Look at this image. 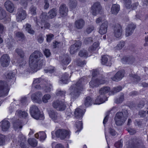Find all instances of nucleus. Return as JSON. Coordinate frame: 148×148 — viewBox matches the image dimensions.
Segmentation results:
<instances>
[{"label":"nucleus","instance_id":"nucleus-23","mask_svg":"<svg viewBox=\"0 0 148 148\" xmlns=\"http://www.w3.org/2000/svg\"><path fill=\"white\" fill-rule=\"evenodd\" d=\"M135 61V58L133 56L124 57L121 60L122 62L124 64H132Z\"/></svg>","mask_w":148,"mask_h":148},{"label":"nucleus","instance_id":"nucleus-47","mask_svg":"<svg viewBox=\"0 0 148 148\" xmlns=\"http://www.w3.org/2000/svg\"><path fill=\"white\" fill-rule=\"evenodd\" d=\"M25 29L30 34H33L34 32V30L31 29V25L28 24H26Z\"/></svg>","mask_w":148,"mask_h":148},{"label":"nucleus","instance_id":"nucleus-53","mask_svg":"<svg viewBox=\"0 0 148 148\" xmlns=\"http://www.w3.org/2000/svg\"><path fill=\"white\" fill-rule=\"evenodd\" d=\"M51 98L50 95L49 94L45 95L42 98V100L44 103H47L48 102V100L50 99Z\"/></svg>","mask_w":148,"mask_h":148},{"label":"nucleus","instance_id":"nucleus-35","mask_svg":"<svg viewBox=\"0 0 148 148\" xmlns=\"http://www.w3.org/2000/svg\"><path fill=\"white\" fill-rule=\"evenodd\" d=\"M16 114L19 117L25 118L27 116V113L21 110H18L16 111Z\"/></svg>","mask_w":148,"mask_h":148},{"label":"nucleus","instance_id":"nucleus-19","mask_svg":"<svg viewBox=\"0 0 148 148\" xmlns=\"http://www.w3.org/2000/svg\"><path fill=\"white\" fill-rule=\"evenodd\" d=\"M136 28V25L132 23L129 24L126 29L125 35L128 36L132 34Z\"/></svg>","mask_w":148,"mask_h":148},{"label":"nucleus","instance_id":"nucleus-37","mask_svg":"<svg viewBox=\"0 0 148 148\" xmlns=\"http://www.w3.org/2000/svg\"><path fill=\"white\" fill-rule=\"evenodd\" d=\"M92 98L90 97H87L85 98L84 104L85 106L86 107H88L92 105Z\"/></svg>","mask_w":148,"mask_h":148},{"label":"nucleus","instance_id":"nucleus-31","mask_svg":"<svg viewBox=\"0 0 148 148\" xmlns=\"http://www.w3.org/2000/svg\"><path fill=\"white\" fill-rule=\"evenodd\" d=\"M120 10V6L117 4H113L111 9V12L112 14L116 15Z\"/></svg>","mask_w":148,"mask_h":148},{"label":"nucleus","instance_id":"nucleus-3","mask_svg":"<svg viewBox=\"0 0 148 148\" xmlns=\"http://www.w3.org/2000/svg\"><path fill=\"white\" fill-rule=\"evenodd\" d=\"M128 115V111L125 109L123 110L121 112H117L114 118L116 124L118 126L122 125L127 119Z\"/></svg>","mask_w":148,"mask_h":148},{"label":"nucleus","instance_id":"nucleus-49","mask_svg":"<svg viewBox=\"0 0 148 148\" xmlns=\"http://www.w3.org/2000/svg\"><path fill=\"white\" fill-rule=\"evenodd\" d=\"M48 16H47V13L46 12H43L40 16V19L42 22L45 21V20L48 18Z\"/></svg>","mask_w":148,"mask_h":148},{"label":"nucleus","instance_id":"nucleus-57","mask_svg":"<svg viewBox=\"0 0 148 148\" xmlns=\"http://www.w3.org/2000/svg\"><path fill=\"white\" fill-rule=\"evenodd\" d=\"M124 97L123 95L121 96L120 97L116 99L115 101V103L117 104L121 103L124 100Z\"/></svg>","mask_w":148,"mask_h":148},{"label":"nucleus","instance_id":"nucleus-52","mask_svg":"<svg viewBox=\"0 0 148 148\" xmlns=\"http://www.w3.org/2000/svg\"><path fill=\"white\" fill-rule=\"evenodd\" d=\"M15 35L16 37L21 39H23L25 37L24 34L22 32H16Z\"/></svg>","mask_w":148,"mask_h":148},{"label":"nucleus","instance_id":"nucleus-33","mask_svg":"<svg viewBox=\"0 0 148 148\" xmlns=\"http://www.w3.org/2000/svg\"><path fill=\"white\" fill-rule=\"evenodd\" d=\"M110 90V87L108 86H105L100 88L99 90V92L100 95H104L108 93Z\"/></svg>","mask_w":148,"mask_h":148},{"label":"nucleus","instance_id":"nucleus-4","mask_svg":"<svg viewBox=\"0 0 148 148\" xmlns=\"http://www.w3.org/2000/svg\"><path fill=\"white\" fill-rule=\"evenodd\" d=\"M99 78H92V80L89 82L90 86L92 87H97L101 84H103L107 82L106 80V78L103 75H101V77H98Z\"/></svg>","mask_w":148,"mask_h":148},{"label":"nucleus","instance_id":"nucleus-43","mask_svg":"<svg viewBox=\"0 0 148 148\" xmlns=\"http://www.w3.org/2000/svg\"><path fill=\"white\" fill-rule=\"evenodd\" d=\"M29 144L32 147H35L37 145V142L35 138H29L28 139Z\"/></svg>","mask_w":148,"mask_h":148},{"label":"nucleus","instance_id":"nucleus-48","mask_svg":"<svg viewBox=\"0 0 148 148\" xmlns=\"http://www.w3.org/2000/svg\"><path fill=\"white\" fill-rule=\"evenodd\" d=\"M5 136L3 135H1L0 136V146L4 145L5 143Z\"/></svg>","mask_w":148,"mask_h":148},{"label":"nucleus","instance_id":"nucleus-25","mask_svg":"<svg viewBox=\"0 0 148 148\" xmlns=\"http://www.w3.org/2000/svg\"><path fill=\"white\" fill-rule=\"evenodd\" d=\"M84 21L82 19L76 20L75 23V27L79 29H82L84 26Z\"/></svg>","mask_w":148,"mask_h":148},{"label":"nucleus","instance_id":"nucleus-56","mask_svg":"<svg viewBox=\"0 0 148 148\" xmlns=\"http://www.w3.org/2000/svg\"><path fill=\"white\" fill-rule=\"evenodd\" d=\"M26 138L25 136L21 134L18 136V142L19 143L26 142Z\"/></svg>","mask_w":148,"mask_h":148},{"label":"nucleus","instance_id":"nucleus-16","mask_svg":"<svg viewBox=\"0 0 148 148\" xmlns=\"http://www.w3.org/2000/svg\"><path fill=\"white\" fill-rule=\"evenodd\" d=\"M0 123L2 131L5 132L8 130L10 126V123L8 121L4 119Z\"/></svg>","mask_w":148,"mask_h":148},{"label":"nucleus","instance_id":"nucleus-10","mask_svg":"<svg viewBox=\"0 0 148 148\" xmlns=\"http://www.w3.org/2000/svg\"><path fill=\"white\" fill-rule=\"evenodd\" d=\"M53 106L54 108L58 110L63 111L66 108V105L64 101L56 100L53 101L52 103Z\"/></svg>","mask_w":148,"mask_h":148},{"label":"nucleus","instance_id":"nucleus-22","mask_svg":"<svg viewBox=\"0 0 148 148\" xmlns=\"http://www.w3.org/2000/svg\"><path fill=\"white\" fill-rule=\"evenodd\" d=\"M108 26V23L107 21H104L100 26L99 30V33L101 35L105 34L107 32V29Z\"/></svg>","mask_w":148,"mask_h":148},{"label":"nucleus","instance_id":"nucleus-7","mask_svg":"<svg viewBox=\"0 0 148 148\" xmlns=\"http://www.w3.org/2000/svg\"><path fill=\"white\" fill-rule=\"evenodd\" d=\"M56 136L60 138L62 140H64L66 138H69L70 136L69 131L64 129H59L55 132Z\"/></svg>","mask_w":148,"mask_h":148},{"label":"nucleus","instance_id":"nucleus-21","mask_svg":"<svg viewBox=\"0 0 148 148\" xmlns=\"http://www.w3.org/2000/svg\"><path fill=\"white\" fill-rule=\"evenodd\" d=\"M4 6L7 10L9 12L12 13L14 11V7L13 3L11 1L7 0L4 3Z\"/></svg>","mask_w":148,"mask_h":148},{"label":"nucleus","instance_id":"nucleus-18","mask_svg":"<svg viewBox=\"0 0 148 148\" xmlns=\"http://www.w3.org/2000/svg\"><path fill=\"white\" fill-rule=\"evenodd\" d=\"M81 42L80 41H77L74 44L70 47V52L71 54H74L77 52L81 45Z\"/></svg>","mask_w":148,"mask_h":148},{"label":"nucleus","instance_id":"nucleus-6","mask_svg":"<svg viewBox=\"0 0 148 148\" xmlns=\"http://www.w3.org/2000/svg\"><path fill=\"white\" fill-rule=\"evenodd\" d=\"M143 143L142 140L135 137L132 138L129 141V144L127 148H143Z\"/></svg>","mask_w":148,"mask_h":148},{"label":"nucleus","instance_id":"nucleus-24","mask_svg":"<svg viewBox=\"0 0 148 148\" xmlns=\"http://www.w3.org/2000/svg\"><path fill=\"white\" fill-rule=\"evenodd\" d=\"M13 126L15 130L22 128V123L21 121L18 119L14 121L13 122Z\"/></svg>","mask_w":148,"mask_h":148},{"label":"nucleus","instance_id":"nucleus-13","mask_svg":"<svg viewBox=\"0 0 148 148\" xmlns=\"http://www.w3.org/2000/svg\"><path fill=\"white\" fill-rule=\"evenodd\" d=\"M42 96V95L41 92L38 91L31 95V99L34 102L40 103L42 102L41 98Z\"/></svg>","mask_w":148,"mask_h":148},{"label":"nucleus","instance_id":"nucleus-44","mask_svg":"<svg viewBox=\"0 0 148 148\" xmlns=\"http://www.w3.org/2000/svg\"><path fill=\"white\" fill-rule=\"evenodd\" d=\"M6 16L5 11L2 8L0 7V19H3L5 18Z\"/></svg>","mask_w":148,"mask_h":148},{"label":"nucleus","instance_id":"nucleus-64","mask_svg":"<svg viewBox=\"0 0 148 148\" xmlns=\"http://www.w3.org/2000/svg\"><path fill=\"white\" fill-rule=\"evenodd\" d=\"M115 146L117 148H121L122 147V143L121 141H119L114 144Z\"/></svg>","mask_w":148,"mask_h":148},{"label":"nucleus","instance_id":"nucleus-5","mask_svg":"<svg viewBox=\"0 0 148 148\" xmlns=\"http://www.w3.org/2000/svg\"><path fill=\"white\" fill-rule=\"evenodd\" d=\"M31 116L36 120H43L44 119L43 115L40 114L38 108L35 106H32L29 109Z\"/></svg>","mask_w":148,"mask_h":148},{"label":"nucleus","instance_id":"nucleus-8","mask_svg":"<svg viewBox=\"0 0 148 148\" xmlns=\"http://www.w3.org/2000/svg\"><path fill=\"white\" fill-rule=\"evenodd\" d=\"M9 90L8 85L5 82L0 81V97L7 95Z\"/></svg>","mask_w":148,"mask_h":148},{"label":"nucleus","instance_id":"nucleus-59","mask_svg":"<svg viewBox=\"0 0 148 148\" xmlns=\"http://www.w3.org/2000/svg\"><path fill=\"white\" fill-rule=\"evenodd\" d=\"M45 133L44 132H40L38 133H37L35 134V137L36 138H38L39 137L42 136H45Z\"/></svg>","mask_w":148,"mask_h":148},{"label":"nucleus","instance_id":"nucleus-54","mask_svg":"<svg viewBox=\"0 0 148 148\" xmlns=\"http://www.w3.org/2000/svg\"><path fill=\"white\" fill-rule=\"evenodd\" d=\"M92 38L91 37H87L84 40V43L86 45L90 44L93 42Z\"/></svg>","mask_w":148,"mask_h":148},{"label":"nucleus","instance_id":"nucleus-41","mask_svg":"<svg viewBox=\"0 0 148 148\" xmlns=\"http://www.w3.org/2000/svg\"><path fill=\"white\" fill-rule=\"evenodd\" d=\"M101 95H100L99 96L97 97V98L95 100V102L94 103L95 104H100L104 103L106 100H104L103 99L102 97L101 96Z\"/></svg>","mask_w":148,"mask_h":148},{"label":"nucleus","instance_id":"nucleus-61","mask_svg":"<svg viewBox=\"0 0 148 148\" xmlns=\"http://www.w3.org/2000/svg\"><path fill=\"white\" fill-rule=\"evenodd\" d=\"M36 8L34 6H32L30 8V11L32 14L33 15H35L36 14Z\"/></svg>","mask_w":148,"mask_h":148},{"label":"nucleus","instance_id":"nucleus-14","mask_svg":"<svg viewBox=\"0 0 148 148\" xmlns=\"http://www.w3.org/2000/svg\"><path fill=\"white\" fill-rule=\"evenodd\" d=\"M101 9L100 3L97 2L95 3L91 7L92 14L93 15L96 16Z\"/></svg>","mask_w":148,"mask_h":148},{"label":"nucleus","instance_id":"nucleus-27","mask_svg":"<svg viewBox=\"0 0 148 148\" xmlns=\"http://www.w3.org/2000/svg\"><path fill=\"white\" fill-rule=\"evenodd\" d=\"M84 114L83 110L80 108H77L75 111V116L77 119L82 118Z\"/></svg>","mask_w":148,"mask_h":148},{"label":"nucleus","instance_id":"nucleus-2","mask_svg":"<svg viewBox=\"0 0 148 148\" xmlns=\"http://www.w3.org/2000/svg\"><path fill=\"white\" fill-rule=\"evenodd\" d=\"M87 79L86 77L84 76L80 78L75 84L70 87L69 88L71 92L70 94L71 96L74 98L79 97L81 91L83 88L84 84L86 82Z\"/></svg>","mask_w":148,"mask_h":148},{"label":"nucleus","instance_id":"nucleus-39","mask_svg":"<svg viewBox=\"0 0 148 148\" xmlns=\"http://www.w3.org/2000/svg\"><path fill=\"white\" fill-rule=\"evenodd\" d=\"M99 45L97 42H94L92 46L90 47L88 49L89 51L90 52H92L93 51L98 49H99Z\"/></svg>","mask_w":148,"mask_h":148},{"label":"nucleus","instance_id":"nucleus-51","mask_svg":"<svg viewBox=\"0 0 148 148\" xmlns=\"http://www.w3.org/2000/svg\"><path fill=\"white\" fill-rule=\"evenodd\" d=\"M15 74L12 71H10L8 73L6 76V78L7 79H10L14 77Z\"/></svg>","mask_w":148,"mask_h":148},{"label":"nucleus","instance_id":"nucleus-55","mask_svg":"<svg viewBox=\"0 0 148 148\" xmlns=\"http://www.w3.org/2000/svg\"><path fill=\"white\" fill-rule=\"evenodd\" d=\"M124 1L126 8L127 9H129L131 7V0H123Z\"/></svg>","mask_w":148,"mask_h":148},{"label":"nucleus","instance_id":"nucleus-42","mask_svg":"<svg viewBox=\"0 0 148 148\" xmlns=\"http://www.w3.org/2000/svg\"><path fill=\"white\" fill-rule=\"evenodd\" d=\"M76 127L77 130L76 131V132H79L83 128V123L82 121H77L76 122Z\"/></svg>","mask_w":148,"mask_h":148},{"label":"nucleus","instance_id":"nucleus-28","mask_svg":"<svg viewBox=\"0 0 148 148\" xmlns=\"http://www.w3.org/2000/svg\"><path fill=\"white\" fill-rule=\"evenodd\" d=\"M50 117L54 121L57 120L59 117V115L56 112L53 110L48 111Z\"/></svg>","mask_w":148,"mask_h":148},{"label":"nucleus","instance_id":"nucleus-11","mask_svg":"<svg viewBox=\"0 0 148 148\" xmlns=\"http://www.w3.org/2000/svg\"><path fill=\"white\" fill-rule=\"evenodd\" d=\"M113 34L115 37L120 38L121 36L122 32V26L119 24H116L113 29Z\"/></svg>","mask_w":148,"mask_h":148},{"label":"nucleus","instance_id":"nucleus-30","mask_svg":"<svg viewBox=\"0 0 148 148\" xmlns=\"http://www.w3.org/2000/svg\"><path fill=\"white\" fill-rule=\"evenodd\" d=\"M57 13V10L56 8H52L48 12V17L50 18H53L56 16Z\"/></svg>","mask_w":148,"mask_h":148},{"label":"nucleus","instance_id":"nucleus-26","mask_svg":"<svg viewBox=\"0 0 148 148\" xmlns=\"http://www.w3.org/2000/svg\"><path fill=\"white\" fill-rule=\"evenodd\" d=\"M108 56L107 55H104L102 57L101 63L103 65H105L107 66H110L112 64L110 60H108Z\"/></svg>","mask_w":148,"mask_h":148},{"label":"nucleus","instance_id":"nucleus-29","mask_svg":"<svg viewBox=\"0 0 148 148\" xmlns=\"http://www.w3.org/2000/svg\"><path fill=\"white\" fill-rule=\"evenodd\" d=\"M71 76H69L68 74L65 73L63 74L59 81V82L61 84H66L68 82V80Z\"/></svg>","mask_w":148,"mask_h":148},{"label":"nucleus","instance_id":"nucleus-15","mask_svg":"<svg viewBox=\"0 0 148 148\" xmlns=\"http://www.w3.org/2000/svg\"><path fill=\"white\" fill-rule=\"evenodd\" d=\"M26 14L25 11L21 8L18 9V12L17 13L16 19L18 21H21L24 19L26 17Z\"/></svg>","mask_w":148,"mask_h":148},{"label":"nucleus","instance_id":"nucleus-46","mask_svg":"<svg viewBox=\"0 0 148 148\" xmlns=\"http://www.w3.org/2000/svg\"><path fill=\"white\" fill-rule=\"evenodd\" d=\"M122 89V87L120 86H119L113 88L112 91L111 92V93L113 94L114 93L119 92L121 91Z\"/></svg>","mask_w":148,"mask_h":148},{"label":"nucleus","instance_id":"nucleus-40","mask_svg":"<svg viewBox=\"0 0 148 148\" xmlns=\"http://www.w3.org/2000/svg\"><path fill=\"white\" fill-rule=\"evenodd\" d=\"M125 42L124 41H120L116 46L114 47V49L116 50H120L124 46Z\"/></svg>","mask_w":148,"mask_h":148},{"label":"nucleus","instance_id":"nucleus-1","mask_svg":"<svg viewBox=\"0 0 148 148\" xmlns=\"http://www.w3.org/2000/svg\"><path fill=\"white\" fill-rule=\"evenodd\" d=\"M43 55L39 51H35L30 56L29 58V64L31 70L34 72H36L39 67H42L45 64V60L41 59Z\"/></svg>","mask_w":148,"mask_h":148},{"label":"nucleus","instance_id":"nucleus-32","mask_svg":"<svg viewBox=\"0 0 148 148\" xmlns=\"http://www.w3.org/2000/svg\"><path fill=\"white\" fill-rule=\"evenodd\" d=\"M130 75L131 79L132 80L133 82L135 84L137 83L140 80V77L137 75L135 74H131Z\"/></svg>","mask_w":148,"mask_h":148},{"label":"nucleus","instance_id":"nucleus-60","mask_svg":"<svg viewBox=\"0 0 148 148\" xmlns=\"http://www.w3.org/2000/svg\"><path fill=\"white\" fill-rule=\"evenodd\" d=\"M94 29V27L92 25L88 27L86 29V32L88 34H89Z\"/></svg>","mask_w":148,"mask_h":148},{"label":"nucleus","instance_id":"nucleus-58","mask_svg":"<svg viewBox=\"0 0 148 148\" xmlns=\"http://www.w3.org/2000/svg\"><path fill=\"white\" fill-rule=\"evenodd\" d=\"M42 79L40 78L35 79L33 81V84H40V83H42L43 82Z\"/></svg>","mask_w":148,"mask_h":148},{"label":"nucleus","instance_id":"nucleus-17","mask_svg":"<svg viewBox=\"0 0 148 148\" xmlns=\"http://www.w3.org/2000/svg\"><path fill=\"white\" fill-rule=\"evenodd\" d=\"M68 12V8L65 4L63 3L60 5L59 10V13L60 16L62 17L66 16Z\"/></svg>","mask_w":148,"mask_h":148},{"label":"nucleus","instance_id":"nucleus-45","mask_svg":"<svg viewBox=\"0 0 148 148\" xmlns=\"http://www.w3.org/2000/svg\"><path fill=\"white\" fill-rule=\"evenodd\" d=\"M79 55L81 57H86L88 56V53L86 50L83 49L80 51Z\"/></svg>","mask_w":148,"mask_h":148},{"label":"nucleus","instance_id":"nucleus-9","mask_svg":"<svg viewBox=\"0 0 148 148\" xmlns=\"http://www.w3.org/2000/svg\"><path fill=\"white\" fill-rule=\"evenodd\" d=\"M18 69L20 73L21 74H27L28 73L30 72V70L28 68L27 69V66L25 65L26 63L23 60H21L20 62L19 60L18 61Z\"/></svg>","mask_w":148,"mask_h":148},{"label":"nucleus","instance_id":"nucleus-50","mask_svg":"<svg viewBox=\"0 0 148 148\" xmlns=\"http://www.w3.org/2000/svg\"><path fill=\"white\" fill-rule=\"evenodd\" d=\"M42 26L41 29H42L43 28L45 29H49L50 27V25L49 23L45 21L42 22Z\"/></svg>","mask_w":148,"mask_h":148},{"label":"nucleus","instance_id":"nucleus-38","mask_svg":"<svg viewBox=\"0 0 148 148\" xmlns=\"http://www.w3.org/2000/svg\"><path fill=\"white\" fill-rule=\"evenodd\" d=\"M69 8L71 10H73L77 6V2L76 0H69Z\"/></svg>","mask_w":148,"mask_h":148},{"label":"nucleus","instance_id":"nucleus-34","mask_svg":"<svg viewBox=\"0 0 148 148\" xmlns=\"http://www.w3.org/2000/svg\"><path fill=\"white\" fill-rule=\"evenodd\" d=\"M15 52L21 58V60H23V59L25 56V53L23 50L21 48L19 47L15 49Z\"/></svg>","mask_w":148,"mask_h":148},{"label":"nucleus","instance_id":"nucleus-20","mask_svg":"<svg viewBox=\"0 0 148 148\" xmlns=\"http://www.w3.org/2000/svg\"><path fill=\"white\" fill-rule=\"evenodd\" d=\"M124 74L125 72L124 71H119L113 77L111 78V79L113 81L118 82L122 79L124 77Z\"/></svg>","mask_w":148,"mask_h":148},{"label":"nucleus","instance_id":"nucleus-36","mask_svg":"<svg viewBox=\"0 0 148 148\" xmlns=\"http://www.w3.org/2000/svg\"><path fill=\"white\" fill-rule=\"evenodd\" d=\"M70 61V58L67 56L65 57L62 61V64L63 66V69H65L66 68L67 65L69 63Z\"/></svg>","mask_w":148,"mask_h":148},{"label":"nucleus","instance_id":"nucleus-62","mask_svg":"<svg viewBox=\"0 0 148 148\" xmlns=\"http://www.w3.org/2000/svg\"><path fill=\"white\" fill-rule=\"evenodd\" d=\"M65 94V92L61 90L57 91L56 95L58 96H64Z\"/></svg>","mask_w":148,"mask_h":148},{"label":"nucleus","instance_id":"nucleus-12","mask_svg":"<svg viewBox=\"0 0 148 148\" xmlns=\"http://www.w3.org/2000/svg\"><path fill=\"white\" fill-rule=\"evenodd\" d=\"M10 59L7 54L3 55L1 57L0 61L1 66L3 67H6L9 65Z\"/></svg>","mask_w":148,"mask_h":148},{"label":"nucleus","instance_id":"nucleus-63","mask_svg":"<svg viewBox=\"0 0 148 148\" xmlns=\"http://www.w3.org/2000/svg\"><path fill=\"white\" fill-rule=\"evenodd\" d=\"M138 114L140 116V117H144L146 116L147 113L146 111L141 110L139 111Z\"/></svg>","mask_w":148,"mask_h":148}]
</instances>
